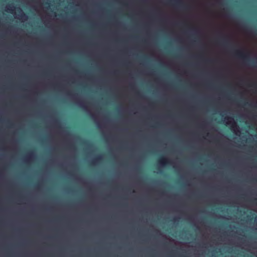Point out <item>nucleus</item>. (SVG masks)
Returning <instances> with one entry per match:
<instances>
[{
	"label": "nucleus",
	"instance_id": "7ed1b4c3",
	"mask_svg": "<svg viewBox=\"0 0 257 257\" xmlns=\"http://www.w3.org/2000/svg\"><path fill=\"white\" fill-rule=\"evenodd\" d=\"M224 121L227 125H233L234 123V118L231 117H228L227 119L225 117Z\"/></svg>",
	"mask_w": 257,
	"mask_h": 257
},
{
	"label": "nucleus",
	"instance_id": "f257e3e1",
	"mask_svg": "<svg viewBox=\"0 0 257 257\" xmlns=\"http://www.w3.org/2000/svg\"><path fill=\"white\" fill-rule=\"evenodd\" d=\"M29 256H32V55H29Z\"/></svg>",
	"mask_w": 257,
	"mask_h": 257
},
{
	"label": "nucleus",
	"instance_id": "39448f33",
	"mask_svg": "<svg viewBox=\"0 0 257 257\" xmlns=\"http://www.w3.org/2000/svg\"><path fill=\"white\" fill-rule=\"evenodd\" d=\"M8 122L9 123L11 124V121H9H9H8Z\"/></svg>",
	"mask_w": 257,
	"mask_h": 257
},
{
	"label": "nucleus",
	"instance_id": "20e7f679",
	"mask_svg": "<svg viewBox=\"0 0 257 257\" xmlns=\"http://www.w3.org/2000/svg\"><path fill=\"white\" fill-rule=\"evenodd\" d=\"M15 7L13 4L9 5L8 10L10 12L12 13L14 10Z\"/></svg>",
	"mask_w": 257,
	"mask_h": 257
},
{
	"label": "nucleus",
	"instance_id": "f03ea898",
	"mask_svg": "<svg viewBox=\"0 0 257 257\" xmlns=\"http://www.w3.org/2000/svg\"><path fill=\"white\" fill-rule=\"evenodd\" d=\"M168 163L169 160L166 157H162L159 160V163L162 166L166 165Z\"/></svg>",
	"mask_w": 257,
	"mask_h": 257
}]
</instances>
